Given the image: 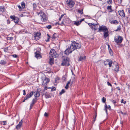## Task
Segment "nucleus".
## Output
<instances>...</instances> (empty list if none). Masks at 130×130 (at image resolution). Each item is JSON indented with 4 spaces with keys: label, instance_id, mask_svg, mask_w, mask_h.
I'll return each mask as SVG.
<instances>
[{
    "label": "nucleus",
    "instance_id": "f257e3e1",
    "mask_svg": "<svg viewBox=\"0 0 130 130\" xmlns=\"http://www.w3.org/2000/svg\"><path fill=\"white\" fill-rule=\"evenodd\" d=\"M81 45L79 43L74 41L72 42L71 45L67 48L64 51V54L67 55L71 53L73 51L76 49H79L81 47Z\"/></svg>",
    "mask_w": 130,
    "mask_h": 130
},
{
    "label": "nucleus",
    "instance_id": "f03ea898",
    "mask_svg": "<svg viewBox=\"0 0 130 130\" xmlns=\"http://www.w3.org/2000/svg\"><path fill=\"white\" fill-rule=\"evenodd\" d=\"M75 4L73 0H67L66 3V6L69 9L72 8Z\"/></svg>",
    "mask_w": 130,
    "mask_h": 130
},
{
    "label": "nucleus",
    "instance_id": "7ed1b4c3",
    "mask_svg": "<svg viewBox=\"0 0 130 130\" xmlns=\"http://www.w3.org/2000/svg\"><path fill=\"white\" fill-rule=\"evenodd\" d=\"M62 62L61 65L62 66H68L70 64L69 63V58L68 57L62 56Z\"/></svg>",
    "mask_w": 130,
    "mask_h": 130
},
{
    "label": "nucleus",
    "instance_id": "20e7f679",
    "mask_svg": "<svg viewBox=\"0 0 130 130\" xmlns=\"http://www.w3.org/2000/svg\"><path fill=\"white\" fill-rule=\"evenodd\" d=\"M37 14L40 15L41 17V19L43 22H46L47 20V17L45 14L42 11H40L39 12H37Z\"/></svg>",
    "mask_w": 130,
    "mask_h": 130
},
{
    "label": "nucleus",
    "instance_id": "39448f33",
    "mask_svg": "<svg viewBox=\"0 0 130 130\" xmlns=\"http://www.w3.org/2000/svg\"><path fill=\"white\" fill-rule=\"evenodd\" d=\"M123 38L121 36L119 35L117 36H115L114 38L115 42L118 44L119 43H121L122 41Z\"/></svg>",
    "mask_w": 130,
    "mask_h": 130
},
{
    "label": "nucleus",
    "instance_id": "423d86ee",
    "mask_svg": "<svg viewBox=\"0 0 130 130\" xmlns=\"http://www.w3.org/2000/svg\"><path fill=\"white\" fill-rule=\"evenodd\" d=\"M112 70L118 72L119 71V66L118 65V63L116 61H114L112 63Z\"/></svg>",
    "mask_w": 130,
    "mask_h": 130
},
{
    "label": "nucleus",
    "instance_id": "0eeeda50",
    "mask_svg": "<svg viewBox=\"0 0 130 130\" xmlns=\"http://www.w3.org/2000/svg\"><path fill=\"white\" fill-rule=\"evenodd\" d=\"M42 85L46 86L47 85V84L49 82L50 79L45 76L43 77L42 78Z\"/></svg>",
    "mask_w": 130,
    "mask_h": 130
},
{
    "label": "nucleus",
    "instance_id": "6e6552de",
    "mask_svg": "<svg viewBox=\"0 0 130 130\" xmlns=\"http://www.w3.org/2000/svg\"><path fill=\"white\" fill-rule=\"evenodd\" d=\"M50 54L53 57H57L58 56V55L57 54L56 51L54 49H51L50 53Z\"/></svg>",
    "mask_w": 130,
    "mask_h": 130
},
{
    "label": "nucleus",
    "instance_id": "1a4fd4ad",
    "mask_svg": "<svg viewBox=\"0 0 130 130\" xmlns=\"http://www.w3.org/2000/svg\"><path fill=\"white\" fill-rule=\"evenodd\" d=\"M108 30V28L106 27L103 25L100 26L99 28V32L103 31L104 32L106 31H107Z\"/></svg>",
    "mask_w": 130,
    "mask_h": 130
},
{
    "label": "nucleus",
    "instance_id": "9d476101",
    "mask_svg": "<svg viewBox=\"0 0 130 130\" xmlns=\"http://www.w3.org/2000/svg\"><path fill=\"white\" fill-rule=\"evenodd\" d=\"M40 35L41 33L40 32H35L34 34L35 39L36 41L38 40L40 38Z\"/></svg>",
    "mask_w": 130,
    "mask_h": 130
},
{
    "label": "nucleus",
    "instance_id": "9b49d317",
    "mask_svg": "<svg viewBox=\"0 0 130 130\" xmlns=\"http://www.w3.org/2000/svg\"><path fill=\"white\" fill-rule=\"evenodd\" d=\"M34 93V91H32L30 92L29 94H27L26 96L24 97L25 100H28V99L31 97L33 95Z\"/></svg>",
    "mask_w": 130,
    "mask_h": 130
},
{
    "label": "nucleus",
    "instance_id": "f8f14e48",
    "mask_svg": "<svg viewBox=\"0 0 130 130\" xmlns=\"http://www.w3.org/2000/svg\"><path fill=\"white\" fill-rule=\"evenodd\" d=\"M35 57L37 59L42 57L39 54V51H36L35 53Z\"/></svg>",
    "mask_w": 130,
    "mask_h": 130
},
{
    "label": "nucleus",
    "instance_id": "ddd939ff",
    "mask_svg": "<svg viewBox=\"0 0 130 130\" xmlns=\"http://www.w3.org/2000/svg\"><path fill=\"white\" fill-rule=\"evenodd\" d=\"M119 13L120 16L122 17H125V14L124 11L123 10L119 11Z\"/></svg>",
    "mask_w": 130,
    "mask_h": 130
},
{
    "label": "nucleus",
    "instance_id": "4468645a",
    "mask_svg": "<svg viewBox=\"0 0 130 130\" xmlns=\"http://www.w3.org/2000/svg\"><path fill=\"white\" fill-rule=\"evenodd\" d=\"M109 32L108 31H106L104 32L103 33V36L104 38H106L107 37H108L109 36V34H108Z\"/></svg>",
    "mask_w": 130,
    "mask_h": 130
},
{
    "label": "nucleus",
    "instance_id": "2eb2a0df",
    "mask_svg": "<svg viewBox=\"0 0 130 130\" xmlns=\"http://www.w3.org/2000/svg\"><path fill=\"white\" fill-rule=\"evenodd\" d=\"M34 93V95L36 98L39 97L40 95V94L38 90L35 91Z\"/></svg>",
    "mask_w": 130,
    "mask_h": 130
},
{
    "label": "nucleus",
    "instance_id": "dca6fc26",
    "mask_svg": "<svg viewBox=\"0 0 130 130\" xmlns=\"http://www.w3.org/2000/svg\"><path fill=\"white\" fill-rule=\"evenodd\" d=\"M22 125V122H19L18 124L16 126V128L17 129H19L21 127Z\"/></svg>",
    "mask_w": 130,
    "mask_h": 130
},
{
    "label": "nucleus",
    "instance_id": "f3484780",
    "mask_svg": "<svg viewBox=\"0 0 130 130\" xmlns=\"http://www.w3.org/2000/svg\"><path fill=\"white\" fill-rule=\"evenodd\" d=\"M110 22L111 24H117L119 23L118 21L116 20L111 21Z\"/></svg>",
    "mask_w": 130,
    "mask_h": 130
},
{
    "label": "nucleus",
    "instance_id": "a211bd4d",
    "mask_svg": "<svg viewBox=\"0 0 130 130\" xmlns=\"http://www.w3.org/2000/svg\"><path fill=\"white\" fill-rule=\"evenodd\" d=\"M5 8L3 6H0V12L3 13L5 11Z\"/></svg>",
    "mask_w": 130,
    "mask_h": 130
},
{
    "label": "nucleus",
    "instance_id": "6ab92c4d",
    "mask_svg": "<svg viewBox=\"0 0 130 130\" xmlns=\"http://www.w3.org/2000/svg\"><path fill=\"white\" fill-rule=\"evenodd\" d=\"M49 62L50 64L51 65L53 64L54 63L53 59L52 58H50Z\"/></svg>",
    "mask_w": 130,
    "mask_h": 130
},
{
    "label": "nucleus",
    "instance_id": "aec40b11",
    "mask_svg": "<svg viewBox=\"0 0 130 130\" xmlns=\"http://www.w3.org/2000/svg\"><path fill=\"white\" fill-rule=\"evenodd\" d=\"M93 28H92V29H94L95 30L98 29V25L97 24H94L93 25Z\"/></svg>",
    "mask_w": 130,
    "mask_h": 130
},
{
    "label": "nucleus",
    "instance_id": "412c9836",
    "mask_svg": "<svg viewBox=\"0 0 130 130\" xmlns=\"http://www.w3.org/2000/svg\"><path fill=\"white\" fill-rule=\"evenodd\" d=\"M86 58V56L83 57L80 56L78 59V61H82L83 60H85Z\"/></svg>",
    "mask_w": 130,
    "mask_h": 130
},
{
    "label": "nucleus",
    "instance_id": "4be33fe9",
    "mask_svg": "<svg viewBox=\"0 0 130 130\" xmlns=\"http://www.w3.org/2000/svg\"><path fill=\"white\" fill-rule=\"evenodd\" d=\"M71 82V80H70L68 81L67 83L66 84V86H65V88L66 89H68L69 88V85L70 83Z\"/></svg>",
    "mask_w": 130,
    "mask_h": 130
},
{
    "label": "nucleus",
    "instance_id": "5701e85b",
    "mask_svg": "<svg viewBox=\"0 0 130 130\" xmlns=\"http://www.w3.org/2000/svg\"><path fill=\"white\" fill-rule=\"evenodd\" d=\"M6 62L4 61V60H2L0 62V64L2 65L5 64H6Z\"/></svg>",
    "mask_w": 130,
    "mask_h": 130
},
{
    "label": "nucleus",
    "instance_id": "b1692460",
    "mask_svg": "<svg viewBox=\"0 0 130 130\" xmlns=\"http://www.w3.org/2000/svg\"><path fill=\"white\" fill-rule=\"evenodd\" d=\"M81 23L79 21H74V24L75 25L77 26H78Z\"/></svg>",
    "mask_w": 130,
    "mask_h": 130
},
{
    "label": "nucleus",
    "instance_id": "393cba45",
    "mask_svg": "<svg viewBox=\"0 0 130 130\" xmlns=\"http://www.w3.org/2000/svg\"><path fill=\"white\" fill-rule=\"evenodd\" d=\"M112 6H107V9L108 10H111L109 11L110 12H112L113 10H112Z\"/></svg>",
    "mask_w": 130,
    "mask_h": 130
},
{
    "label": "nucleus",
    "instance_id": "a878e982",
    "mask_svg": "<svg viewBox=\"0 0 130 130\" xmlns=\"http://www.w3.org/2000/svg\"><path fill=\"white\" fill-rule=\"evenodd\" d=\"M14 22L17 23L19 21V19L17 17H16L13 20Z\"/></svg>",
    "mask_w": 130,
    "mask_h": 130
},
{
    "label": "nucleus",
    "instance_id": "bb28decb",
    "mask_svg": "<svg viewBox=\"0 0 130 130\" xmlns=\"http://www.w3.org/2000/svg\"><path fill=\"white\" fill-rule=\"evenodd\" d=\"M88 24L91 28H93V25H94V23H88Z\"/></svg>",
    "mask_w": 130,
    "mask_h": 130
},
{
    "label": "nucleus",
    "instance_id": "cd10ccee",
    "mask_svg": "<svg viewBox=\"0 0 130 130\" xmlns=\"http://www.w3.org/2000/svg\"><path fill=\"white\" fill-rule=\"evenodd\" d=\"M21 5L23 8H25V4L24 2H23L21 3Z\"/></svg>",
    "mask_w": 130,
    "mask_h": 130
},
{
    "label": "nucleus",
    "instance_id": "c85d7f7f",
    "mask_svg": "<svg viewBox=\"0 0 130 130\" xmlns=\"http://www.w3.org/2000/svg\"><path fill=\"white\" fill-rule=\"evenodd\" d=\"M111 101L114 104L115 106H117V104H116V102L115 100H112Z\"/></svg>",
    "mask_w": 130,
    "mask_h": 130
},
{
    "label": "nucleus",
    "instance_id": "c756f323",
    "mask_svg": "<svg viewBox=\"0 0 130 130\" xmlns=\"http://www.w3.org/2000/svg\"><path fill=\"white\" fill-rule=\"evenodd\" d=\"M33 7L34 10L36 9V7H37V6L36 3H34L33 4Z\"/></svg>",
    "mask_w": 130,
    "mask_h": 130
},
{
    "label": "nucleus",
    "instance_id": "7c9ffc66",
    "mask_svg": "<svg viewBox=\"0 0 130 130\" xmlns=\"http://www.w3.org/2000/svg\"><path fill=\"white\" fill-rule=\"evenodd\" d=\"M109 61L108 60H106L104 62V63L105 65H106L108 64Z\"/></svg>",
    "mask_w": 130,
    "mask_h": 130
},
{
    "label": "nucleus",
    "instance_id": "2f4dec72",
    "mask_svg": "<svg viewBox=\"0 0 130 130\" xmlns=\"http://www.w3.org/2000/svg\"><path fill=\"white\" fill-rule=\"evenodd\" d=\"M65 92V91L63 89H62L61 92H60L59 93V94L60 95H62V94L64 93Z\"/></svg>",
    "mask_w": 130,
    "mask_h": 130
},
{
    "label": "nucleus",
    "instance_id": "473e14b6",
    "mask_svg": "<svg viewBox=\"0 0 130 130\" xmlns=\"http://www.w3.org/2000/svg\"><path fill=\"white\" fill-rule=\"evenodd\" d=\"M112 61H109L108 64L109 65V67H111L112 64Z\"/></svg>",
    "mask_w": 130,
    "mask_h": 130
},
{
    "label": "nucleus",
    "instance_id": "72a5a7b5",
    "mask_svg": "<svg viewBox=\"0 0 130 130\" xmlns=\"http://www.w3.org/2000/svg\"><path fill=\"white\" fill-rule=\"evenodd\" d=\"M122 1V0H116V2L118 4H120L121 3Z\"/></svg>",
    "mask_w": 130,
    "mask_h": 130
},
{
    "label": "nucleus",
    "instance_id": "f704fd0d",
    "mask_svg": "<svg viewBox=\"0 0 130 130\" xmlns=\"http://www.w3.org/2000/svg\"><path fill=\"white\" fill-rule=\"evenodd\" d=\"M47 35L48 36V37L47 38V39L45 40V41L46 42H48L49 41L50 39V36L48 34H47Z\"/></svg>",
    "mask_w": 130,
    "mask_h": 130
},
{
    "label": "nucleus",
    "instance_id": "c9c22d12",
    "mask_svg": "<svg viewBox=\"0 0 130 130\" xmlns=\"http://www.w3.org/2000/svg\"><path fill=\"white\" fill-rule=\"evenodd\" d=\"M112 0H108L107 1V3L108 4H111L112 3Z\"/></svg>",
    "mask_w": 130,
    "mask_h": 130
},
{
    "label": "nucleus",
    "instance_id": "e433bc0d",
    "mask_svg": "<svg viewBox=\"0 0 130 130\" xmlns=\"http://www.w3.org/2000/svg\"><path fill=\"white\" fill-rule=\"evenodd\" d=\"M121 29V26L119 25L118 27H117V29L115 30L116 31H118L119 30H120Z\"/></svg>",
    "mask_w": 130,
    "mask_h": 130
},
{
    "label": "nucleus",
    "instance_id": "4c0bfd02",
    "mask_svg": "<svg viewBox=\"0 0 130 130\" xmlns=\"http://www.w3.org/2000/svg\"><path fill=\"white\" fill-rule=\"evenodd\" d=\"M16 17V16H15L14 15H11L10 16V19H12L14 20V19Z\"/></svg>",
    "mask_w": 130,
    "mask_h": 130
},
{
    "label": "nucleus",
    "instance_id": "58836bf2",
    "mask_svg": "<svg viewBox=\"0 0 130 130\" xmlns=\"http://www.w3.org/2000/svg\"><path fill=\"white\" fill-rule=\"evenodd\" d=\"M78 11L79 13H80L81 14H82L83 13V9L81 10L79 9Z\"/></svg>",
    "mask_w": 130,
    "mask_h": 130
},
{
    "label": "nucleus",
    "instance_id": "ea45409f",
    "mask_svg": "<svg viewBox=\"0 0 130 130\" xmlns=\"http://www.w3.org/2000/svg\"><path fill=\"white\" fill-rule=\"evenodd\" d=\"M56 88L55 87H53L52 88L51 91L53 92L56 91Z\"/></svg>",
    "mask_w": 130,
    "mask_h": 130
},
{
    "label": "nucleus",
    "instance_id": "a19ab883",
    "mask_svg": "<svg viewBox=\"0 0 130 130\" xmlns=\"http://www.w3.org/2000/svg\"><path fill=\"white\" fill-rule=\"evenodd\" d=\"M105 110L106 111V112L107 113V105L105 103Z\"/></svg>",
    "mask_w": 130,
    "mask_h": 130
},
{
    "label": "nucleus",
    "instance_id": "79ce46f5",
    "mask_svg": "<svg viewBox=\"0 0 130 130\" xmlns=\"http://www.w3.org/2000/svg\"><path fill=\"white\" fill-rule=\"evenodd\" d=\"M37 99L36 98H35L34 99H32V102L34 103H36V102L37 101Z\"/></svg>",
    "mask_w": 130,
    "mask_h": 130
},
{
    "label": "nucleus",
    "instance_id": "37998d69",
    "mask_svg": "<svg viewBox=\"0 0 130 130\" xmlns=\"http://www.w3.org/2000/svg\"><path fill=\"white\" fill-rule=\"evenodd\" d=\"M120 113L121 114L123 115L124 116L125 115H127V112H123L122 111H121L120 112Z\"/></svg>",
    "mask_w": 130,
    "mask_h": 130
},
{
    "label": "nucleus",
    "instance_id": "c03bdc74",
    "mask_svg": "<svg viewBox=\"0 0 130 130\" xmlns=\"http://www.w3.org/2000/svg\"><path fill=\"white\" fill-rule=\"evenodd\" d=\"M45 97L46 98H48L51 97V96L50 95L46 94L45 95Z\"/></svg>",
    "mask_w": 130,
    "mask_h": 130
},
{
    "label": "nucleus",
    "instance_id": "a18cd8bd",
    "mask_svg": "<svg viewBox=\"0 0 130 130\" xmlns=\"http://www.w3.org/2000/svg\"><path fill=\"white\" fill-rule=\"evenodd\" d=\"M13 37H8L7 38V39L8 40H11L13 39Z\"/></svg>",
    "mask_w": 130,
    "mask_h": 130
},
{
    "label": "nucleus",
    "instance_id": "49530a36",
    "mask_svg": "<svg viewBox=\"0 0 130 130\" xmlns=\"http://www.w3.org/2000/svg\"><path fill=\"white\" fill-rule=\"evenodd\" d=\"M108 50L110 54L111 55L112 54V51L111 49V48H110V49H108Z\"/></svg>",
    "mask_w": 130,
    "mask_h": 130
},
{
    "label": "nucleus",
    "instance_id": "de8ad7c7",
    "mask_svg": "<svg viewBox=\"0 0 130 130\" xmlns=\"http://www.w3.org/2000/svg\"><path fill=\"white\" fill-rule=\"evenodd\" d=\"M106 100V99L104 97H103L102 99V102L104 103L105 102V101Z\"/></svg>",
    "mask_w": 130,
    "mask_h": 130
},
{
    "label": "nucleus",
    "instance_id": "09e8293b",
    "mask_svg": "<svg viewBox=\"0 0 130 130\" xmlns=\"http://www.w3.org/2000/svg\"><path fill=\"white\" fill-rule=\"evenodd\" d=\"M46 27L48 29H51L52 28V26L51 25H48Z\"/></svg>",
    "mask_w": 130,
    "mask_h": 130
},
{
    "label": "nucleus",
    "instance_id": "8fccbe9b",
    "mask_svg": "<svg viewBox=\"0 0 130 130\" xmlns=\"http://www.w3.org/2000/svg\"><path fill=\"white\" fill-rule=\"evenodd\" d=\"M11 56L14 58H17L18 56L16 54L12 55Z\"/></svg>",
    "mask_w": 130,
    "mask_h": 130
},
{
    "label": "nucleus",
    "instance_id": "3c124183",
    "mask_svg": "<svg viewBox=\"0 0 130 130\" xmlns=\"http://www.w3.org/2000/svg\"><path fill=\"white\" fill-rule=\"evenodd\" d=\"M44 116L47 117L48 116V113H47L46 112H45L44 115Z\"/></svg>",
    "mask_w": 130,
    "mask_h": 130
},
{
    "label": "nucleus",
    "instance_id": "603ef678",
    "mask_svg": "<svg viewBox=\"0 0 130 130\" xmlns=\"http://www.w3.org/2000/svg\"><path fill=\"white\" fill-rule=\"evenodd\" d=\"M56 34L55 33H54V34L52 37V38L53 39H55L56 38V37L55 36V35Z\"/></svg>",
    "mask_w": 130,
    "mask_h": 130
},
{
    "label": "nucleus",
    "instance_id": "864d4df0",
    "mask_svg": "<svg viewBox=\"0 0 130 130\" xmlns=\"http://www.w3.org/2000/svg\"><path fill=\"white\" fill-rule=\"evenodd\" d=\"M64 16V14H62L60 16V17L59 18V21H60L62 18V17H63V16Z\"/></svg>",
    "mask_w": 130,
    "mask_h": 130
},
{
    "label": "nucleus",
    "instance_id": "5fc2aeb1",
    "mask_svg": "<svg viewBox=\"0 0 130 130\" xmlns=\"http://www.w3.org/2000/svg\"><path fill=\"white\" fill-rule=\"evenodd\" d=\"M121 103H123L125 104L126 103V101H124L123 99H122V100H121Z\"/></svg>",
    "mask_w": 130,
    "mask_h": 130
},
{
    "label": "nucleus",
    "instance_id": "6e6d98bb",
    "mask_svg": "<svg viewBox=\"0 0 130 130\" xmlns=\"http://www.w3.org/2000/svg\"><path fill=\"white\" fill-rule=\"evenodd\" d=\"M10 20H9V19H8L7 20V23L8 24H10Z\"/></svg>",
    "mask_w": 130,
    "mask_h": 130
},
{
    "label": "nucleus",
    "instance_id": "4d7b16f0",
    "mask_svg": "<svg viewBox=\"0 0 130 130\" xmlns=\"http://www.w3.org/2000/svg\"><path fill=\"white\" fill-rule=\"evenodd\" d=\"M107 85L108 86H110L112 87V85L111 84H110L108 82H107Z\"/></svg>",
    "mask_w": 130,
    "mask_h": 130
},
{
    "label": "nucleus",
    "instance_id": "13d9d810",
    "mask_svg": "<svg viewBox=\"0 0 130 130\" xmlns=\"http://www.w3.org/2000/svg\"><path fill=\"white\" fill-rule=\"evenodd\" d=\"M96 116H97V114H96V113H95V118L94 119V120H93V121L94 122V121H95L96 118Z\"/></svg>",
    "mask_w": 130,
    "mask_h": 130
},
{
    "label": "nucleus",
    "instance_id": "bf43d9fd",
    "mask_svg": "<svg viewBox=\"0 0 130 130\" xmlns=\"http://www.w3.org/2000/svg\"><path fill=\"white\" fill-rule=\"evenodd\" d=\"M107 109H109V110H111V106L109 105H108V107L107 106Z\"/></svg>",
    "mask_w": 130,
    "mask_h": 130
},
{
    "label": "nucleus",
    "instance_id": "052dcab7",
    "mask_svg": "<svg viewBox=\"0 0 130 130\" xmlns=\"http://www.w3.org/2000/svg\"><path fill=\"white\" fill-rule=\"evenodd\" d=\"M34 105H32V104H30V110L32 108L33 106Z\"/></svg>",
    "mask_w": 130,
    "mask_h": 130
},
{
    "label": "nucleus",
    "instance_id": "680f3d73",
    "mask_svg": "<svg viewBox=\"0 0 130 130\" xmlns=\"http://www.w3.org/2000/svg\"><path fill=\"white\" fill-rule=\"evenodd\" d=\"M84 18H83V19H81L80 21H79L80 23H81L83 21H84Z\"/></svg>",
    "mask_w": 130,
    "mask_h": 130
},
{
    "label": "nucleus",
    "instance_id": "e2e57ef3",
    "mask_svg": "<svg viewBox=\"0 0 130 130\" xmlns=\"http://www.w3.org/2000/svg\"><path fill=\"white\" fill-rule=\"evenodd\" d=\"M23 94L24 95H26V92H25V90H23Z\"/></svg>",
    "mask_w": 130,
    "mask_h": 130
},
{
    "label": "nucleus",
    "instance_id": "0e129e2a",
    "mask_svg": "<svg viewBox=\"0 0 130 130\" xmlns=\"http://www.w3.org/2000/svg\"><path fill=\"white\" fill-rule=\"evenodd\" d=\"M18 6L19 8V10H20L21 9V6H20L19 5H18Z\"/></svg>",
    "mask_w": 130,
    "mask_h": 130
},
{
    "label": "nucleus",
    "instance_id": "69168bd1",
    "mask_svg": "<svg viewBox=\"0 0 130 130\" xmlns=\"http://www.w3.org/2000/svg\"><path fill=\"white\" fill-rule=\"evenodd\" d=\"M62 79L63 80H65L66 79V78L65 76H63L62 77Z\"/></svg>",
    "mask_w": 130,
    "mask_h": 130
},
{
    "label": "nucleus",
    "instance_id": "338daca9",
    "mask_svg": "<svg viewBox=\"0 0 130 130\" xmlns=\"http://www.w3.org/2000/svg\"><path fill=\"white\" fill-rule=\"evenodd\" d=\"M116 89L118 90H120V88L119 87H117L116 88Z\"/></svg>",
    "mask_w": 130,
    "mask_h": 130
},
{
    "label": "nucleus",
    "instance_id": "774afa93",
    "mask_svg": "<svg viewBox=\"0 0 130 130\" xmlns=\"http://www.w3.org/2000/svg\"><path fill=\"white\" fill-rule=\"evenodd\" d=\"M128 12L129 14H130V8H129L128 9Z\"/></svg>",
    "mask_w": 130,
    "mask_h": 130
}]
</instances>
